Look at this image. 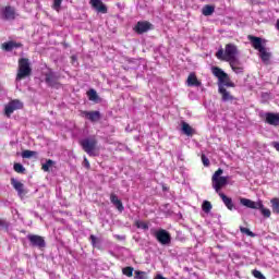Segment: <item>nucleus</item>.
I'll list each match as a JSON object with an SVG mask.
<instances>
[{
	"label": "nucleus",
	"instance_id": "nucleus-10",
	"mask_svg": "<svg viewBox=\"0 0 279 279\" xmlns=\"http://www.w3.org/2000/svg\"><path fill=\"white\" fill-rule=\"evenodd\" d=\"M133 29L135 34H146V32L154 29V25L147 21H140L136 23Z\"/></svg>",
	"mask_w": 279,
	"mask_h": 279
},
{
	"label": "nucleus",
	"instance_id": "nucleus-41",
	"mask_svg": "<svg viewBox=\"0 0 279 279\" xmlns=\"http://www.w3.org/2000/svg\"><path fill=\"white\" fill-rule=\"evenodd\" d=\"M84 167H86V169H90V162L88 161V158H84Z\"/></svg>",
	"mask_w": 279,
	"mask_h": 279
},
{
	"label": "nucleus",
	"instance_id": "nucleus-35",
	"mask_svg": "<svg viewBox=\"0 0 279 279\" xmlns=\"http://www.w3.org/2000/svg\"><path fill=\"white\" fill-rule=\"evenodd\" d=\"M53 166V160L48 159L46 163H43L41 169L43 171H49V168Z\"/></svg>",
	"mask_w": 279,
	"mask_h": 279
},
{
	"label": "nucleus",
	"instance_id": "nucleus-19",
	"mask_svg": "<svg viewBox=\"0 0 279 279\" xmlns=\"http://www.w3.org/2000/svg\"><path fill=\"white\" fill-rule=\"evenodd\" d=\"M181 132H183L185 134V136H193V134H195V129H193L185 121H182L181 122Z\"/></svg>",
	"mask_w": 279,
	"mask_h": 279
},
{
	"label": "nucleus",
	"instance_id": "nucleus-29",
	"mask_svg": "<svg viewBox=\"0 0 279 279\" xmlns=\"http://www.w3.org/2000/svg\"><path fill=\"white\" fill-rule=\"evenodd\" d=\"M202 208L205 213H210V210H213V204H210L209 201H204L203 202V205H202Z\"/></svg>",
	"mask_w": 279,
	"mask_h": 279
},
{
	"label": "nucleus",
	"instance_id": "nucleus-7",
	"mask_svg": "<svg viewBox=\"0 0 279 279\" xmlns=\"http://www.w3.org/2000/svg\"><path fill=\"white\" fill-rule=\"evenodd\" d=\"M97 138L95 137H89V138H84L80 142V145L85 151V154L89 156H95V149H97Z\"/></svg>",
	"mask_w": 279,
	"mask_h": 279
},
{
	"label": "nucleus",
	"instance_id": "nucleus-21",
	"mask_svg": "<svg viewBox=\"0 0 279 279\" xmlns=\"http://www.w3.org/2000/svg\"><path fill=\"white\" fill-rule=\"evenodd\" d=\"M219 197H220V199H222V202H223L225 206H227L228 210H232L234 208V203L232 202V199L230 197H228V195L220 192Z\"/></svg>",
	"mask_w": 279,
	"mask_h": 279
},
{
	"label": "nucleus",
	"instance_id": "nucleus-34",
	"mask_svg": "<svg viewBox=\"0 0 279 279\" xmlns=\"http://www.w3.org/2000/svg\"><path fill=\"white\" fill-rule=\"evenodd\" d=\"M134 274H135V277H134L135 279H148L147 274L143 270H135Z\"/></svg>",
	"mask_w": 279,
	"mask_h": 279
},
{
	"label": "nucleus",
	"instance_id": "nucleus-25",
	"mask_svg": "<svg viewBox=\"0 0 279 279\" xmlns=\"http://www.w3.org/2000/svg\"><path fill=\"white\" fill-rule=\"evenodd\" d=\"M87 97L89 101H97V99H99V95H97V90L95 89H89L87 92Z\"/></svg>",
	"mask_w": 279,
	"mask_h": 279
},
{
	"label": "nucleus",
	"instance_id": "nucleus-37",
	"mask_svg": "<svg viewBox=\"0 0 279 279\" xmlns=\"http://www.w3.org/2000/svg\"><path fill=\"white\" fill-rule=\"evenodd\" d=\"M10 228V222H7L5 219L0 218V230H8Z\"/></svg>",
	"mask_w": 279,
	"mask_h": 279
},
{
	"label": "nucleus",
	"instance_id": "nucleus-23",
	"mask_svg": "<svg viewBox=\"0 0 279 279\" xmlns=\"http://www.w3.org/2000/svg\"><path fill=\"white\" fill-rule=\"evenodd\" d=\"M270 204H271L272 213L275 215H279V198L278 197H274L270 201Z\"/></svg>",
	"mask_w": 279,
	"mask_h": 279
},
{
	"label": "nucleus",
	"instance_id": "nucleus-12",
	"mask_svg": "<svg viewBox=\"0 0 279 279\" xmlns=\"http://www.w3.org/2000/svg\"><path fill=\"white\" fill-rule=\"evenodd\" d=\"M11 186L16 191L19 197L23 198L27 195V190H25V184H23L21 181L11 178Z\"/></svg>",
	"mask_w": 279,
	"mask_h": 279
},
{
	"label": "nucleus",
	"instance_id": "nucleus-3",
	"mask_svg": "<svg viewBox=\"0 0 279 279\" xmlns=\"http://www.w3.org/2000/svg\"><path fill=\"white\" fill-rule=\"evenodd\" d=\"M236 56H239V48L234 44H227L223 49H219L216 52V58L218 60H225L226 62H232L236 60Z\"/></svg>",
	"mask_w": 279,
	"mask_h": 279
},
{
	"label": "nucleus",
	"instance_id": "nucleus-24",
	"mask_svg": "<svg viewBox=\"0 0 279 279\" xmlns=\"http://www.w3.org/2000/svg\"><path fill=\"white\" fill-rule=\"evenodd\" d=\"M123 276H126L128 278H132L134 276V267L132 266H126L122 269Z\"/></svg>",
	"mask_w": 279,
	"mask_h": 279
},
{
	"label": "nucleus",
	"instance_id": "nucleus-18",
	"mask_svg": "<svg viewBox=\"0 0 279 279\" xmlns=\"http://www.w3.org/2000/svg\"><path fill=\"white\" fill-rule=\"evenodd\" d=\"M110 202L111 204H113V206H116L117 210H119V213H123V210H125V207L123 206V202H121V199H119V196H117V194L111 193L110 194Z\"/></svg>",
	"mask_w": 279,
	"mask_h": 279
},
{
	"label": "nucleus",
	"instance_id": "nucleus-36",
	"mask_svg": "<svg viewBox=\"0 0 279 279\" xmlns=\"http://www.w3.org/2000/svg\"><path fill=\"white\" fill-rule=\"evenodd\" d=\"M252 276L257 279H267V277H265V275L257 269L252 270Z\"/></svg>",
	"mask_w": 279,
	"mask_h": 279
},
{
	"label": "nucleus",
	"instance_id": "nucleus-33",
	"mask_svg": "<svg viewBox=\"0 0 279 279\" xmlns=\"http://www.w3.org/2000/svg\"><path fill=\"white\" fill-rule=\"evenodd\" d=\"M240 232H242V234H246V236H256V234H254V232H252L248 228L245 227H240Z\"/></svg>",
	"mask_w": 279,
	"mask_h": 279
},
{
	"label": "nucleus",
	"instance_id": "nucleus-30",
	"mask_svg": "<svg viewBox=\"0 0 279 279\" xmlns=\"http://www.w3.org/2000/svg\"><path fill=\"white\" fill-rule=\"evenodd\" d=\"M135 226H136V228L142 229V230H149V225H147V222H144L141 220H136Z\"/></svg>",
	"mask_w": 279,
	"mask_h": 279
},
{
	"label": "nucleus",
	"instance_id": "nucleus-9",
	"mask_svg": "<svg viewBox=\"0 0 279 279\" xmlns=\"http://www.w3.org/2000/svg\"><path fill=\"white\" fill-rule=\"evenodd\" d=\"M27 240L31 243V247H38L39 250H43V247L47 246V243L45 242V238L38 234H28Z\"/></svg>",
	"mask_w": 279,
	"mask_h": 279
},
{
	"label": "nucleus",
	"instance_id": "nucleus-40",
	"mask_svg": "<svg viewBox=\"0 0 279 279\" xmlns=\"http://www.w3.org/2000/svg\"><path fill=\"white\" fill-rule=\"evenodd\" d=\"M89 240H90V244L93 245V247H97V243H99V240L97 236H95L94 234H92L89 236Z\"/></svg>",
	"mask_w": 279,
	"mask_h": 279
},
{
	"label": "nucleus",
	"instance_id": "nucleus-5",
	"mask_svg": "<svg viewBox=\"0 0 279 279\" xmlns=\"http://www.w3.org/2000/svg\"><path fill=\"white\" fill-rule=\"evenodd\" d=\"M17 64L16 82H21V80H25V77H29V75H32V63H29L27 58L19 59Z\"/></svg>",
	"mask_w": 279,
	"mask_h": 279
},
{
	"label": "nucleus",
	"instance_id": "nucleus-4",
	"mask_svg": "<svg viewBox=\"0 0 279 279\" xmlns=\"http://www.w3.org/2000/svg\"><path fill=\"white\" fill-rule=\"evenodd\" d=\"M240 204L246 208H252L253 210H260L263 217H266V219L271 217V210L265 208L263 201L254 202L250 198H240Z\"/></svg>",
	"mask_w": 279,
	"mask_h": 279
},
{
	"label": "nucleus",
	"instance_id": "nucleus-2",
	"mask_svg": "<svg viewBox=\"0 0 279 279\" xmlns=\"http://www.w3.org/2000/svg\"><path fill=\"white\" fill-rule=\"evenodd\" d=\"M248 40L251 41L252 47L259 52L262 62H264V64H269L271 52H267V48L263 46V38L250 35Z\"/></svg>",
	"mask_w": 279,
	"mask_h": 279
},
{
	"label": "nucleus",
	"instance_id": "nucleus-6",
	"mask_svg": "<svg viewBox=\"0 0 279 279\" xmlns=\"http://www.w3.org/2000/svg\"><path fill=\"white\" fill-rule=\"evenodd\" d=\"M223 175V169L219 168L211 177V185L216 193H221V189L228 184V180L230 177H221Z\"/></svg>",
	"mask_w": 279,
	"mask_h": 279
},
{
	"label": "nucleus",
	"instance_id": "nucleus-16",
	"mask_svg": "<svg viewBox=\"0 0 279 279\" xmlns=\"http://www.w3.org/2000/svg\"><path fill=\"white\" fill-rule=\"evenodd\" d=\"M2 16L4 21H14L16 19V10L13 7L8 5L2 11Z\"/></svg>",
	"mask_w": 279,
	"mask_h": 279
},
{
	"label": "nucleus",
	"instance_id": "nucleus-31",
	"mask_svg": "<svg viewBox=\"0 0 279 279\" xmlns=\"http://www.w3.org/2000/svg\"><path fill=\"white\" fill-rule=\"evenodd\" d=\"M14 113V108L12 107V105L9 102L5 108H4V114L7 117H12V114Z\"/></svg>",
	"mask_w": 279,
	"mask_h": 279
},
{
	"label": "nucleus",
	"instance_id": "nucleus-14",
	"mask_svg": "<svg viewBox=\"0 0 279 279\" xmlns=\"http://www.w3.org/2000/svg\"><path fill=\"white\" fill-rule=\"evenodd\" d=\"M89 3L96 12H99L100 14H108V7H106L101 0H90Z\"/></svg>",
	"mask_w": 279,
	"mask_h": 279
},
{
	"label": "nucleus",
	"instance_id": "nucleus-32",
	"mask_svg": "<svg viewBox=\"0 0 279 279\" xmlns=\"http://www.w3.org/2000/svg\"><path fill=\"white\" fill-rule=\"evenodd\" d=\"M13 169H14L15 173H25V167H23L19 162L13 165Z\"/></svg>",
	"mask_w": 279,
	"mask_h": 279
},
{
	"label": "nucleus",
	"instance_id": "nucleus-17",
	"mask_svg": "<svg viewBox=\"0 0 279 279\" xmlns=\"http://www.w3.org/2000/svg\"><path fill=\"white\" fill-rule=\"evenodd\" d=\"M265 123H268V125H274L275 128H278L279 125V113L274 112H267L265 113Z\"/></svg>",
	"mask_w": 279,
	"mask_h": 279
},
{
	"label": "nucleus",
	"instance_id": "nucleus-1",
	"mask_svg": "<svg viewBox=\"0 0 279 279\" xmlns=\"http://www.w3.org/2000/svg\"><path fill=\"white\" fill-rule=\"evenodd\" d=\"M211 72L213 75H215V77H217L219 81L218 93L221 95L222 101H234V96H232V94H230V92H228V89L225 87L227 86L228 88H234V83L231 82L228 73L221 70L219 66H214Z\"/></svg>",
	"mask_w": 279,
	"mask_h": 279
},
{
	"label": "nucleus",
	"instance_id": "nucleus-15",
	"mask_svg": "<svg viewBox=\"0 0 279 279\" xmlns=\"http://www.w3.org/2000/svg\"><path fill=\"white\" fill-rule=\"evenodd\" d=\"M81 116L92 121V123H95L101 119V112L99 111H81Z\"/></svg>",
	"mask_w": 279,
	"mask_h": 279
},
{
	"label": "nucleus",
	"instance_id": "nucleus-13",
	"mask_svg": "<svg viewBox=\"0 0 279 279\" xmlns=\"http://www.w3.org/2000/svg\"><path fill=\"white\" fill-rule=\"evenodd\" d=\"M21 48H23V44L15 40H10L1 45V49L8 52L14 51V49H21Z\"/></svg>",
	"mask_w": 279,
	"mask_h": 279
},
{
	"label": "nucleus",
	"instance_id": "nucleus-22",
	"mask_svg": "<svg viewBox=\"0 0 279 279\" xmlns=\"http://www.w3.org/2000/svg\"><path fill=\"white\" fill-rule=\"evenodd\" d=\"M213 14H215V7H213L210 4H206L203 7V9H202L203 16H213Z\"/></svg>",
	"mask_w": 279,
	"mask_h": 279
},
{
	"label": "nucleus",
	"instance_id": "nucleus-28",
	"mask_svg": "<svg viewBox=\"0 0 279 279\" xmlns=\"http://www.w3.org/2000/svg\"><path fill=\"white\" fill-rule=\"evenodd\" d=\"M33 156H38V153L34 150L22 151V158H33Z\"/></svg>",
	"mask_w": 279,
	"mask_h": 279
},
{
	"label": "nucleus",
	"instance_id": "nucleus-39",
	"mask_svg": "<svg viewBox=\"0 0 279 279\" xmlns=\"http://www.w3.org/2000/svg\"><path fill=\"white\" fill-rule=\"evenodd\" d=\"M202 162L204 165V167H210V159H208V157H206L204 154L201 156Z\"/></svg>",
	"mask_w": 279,
	"mask_h": 279
},
{
	"label": "nucleus",
	"instance_id": "nucleus-26",
	"mask_svg": "<svg viewBox=\"0 0 279 279\" xmlns=\"http://www.w3.org/2000/svg\"><path fill=\"white\" fill-rule=\"evenodd\" d=\"M229 64L234 73H243V68L236 66V59L233 61H229Z\"/></svg>",
	"mask_w": 279,
	"mask_h": 279
},
{
	"label": "nucleus",
	"instance_id": "nucleus-38",
	"mask_svg": "<svg viewBox=\"0 0 279 279\" xmlns=\"http://www.w3.org/2000/svg\"><path fill=\"white\" fill-rule=\"evenodd\" d=\"M61 5H62V0H53V4H52L53 10H56L57 12H60Z\"/></svg>",
	"mask_w": 279,
	"mask_h": 279
},
{
	"label": "nucleus",
	"instance_id": "nucleus-43",
	"mask_svg": "<svg viewBox=\"0 0 279 279\" xmlns=\"http://www.w3.org/2000/svg\"><path fill=\"white\" fill-rule=\"evenodd\" d=\"M155 279H167V278L162 277V275H157V276L155 277Z\"/></svg>",
	"mask_w": 279,
	"mask_h": 279
},
{
	"label": "nucleus",
	"instance_id": "nucleus-44",
	"mask_svg": "<svg viewBox=\"0 0 279 279\" xmlns=\"http://www.w3.org/2000/svg\"><path fill=\"white\" fill-rule=\"evenodd\" d=\"M72 61L75 62L77 60V58L75 56H72Z\"/></svg>",
	"mask_w": 279,
	"mask_h": 279
},
{
	"label": "nucleus",
	"instance_id": "nucleus-20",
	"mask_svg": "<svg viewBox=\"0 0 279 279\" xmlns=\"http://www.w3.org/2000/svg\"><path fill=\"white\" fill-rule=\"evenodd\" d=\"M186 82H187V86H196V87L202 86V81L197 80V75H195V73H190Z\"/></svg>",
	"mask_w": 279,
	"mask_h": 279
},
{
	"label": "nucleus",
	"instance_id": "nucleus-27",
	"mask_svg": "<svg viewBox=\"0 0 279 279\" xmlns=\"http://www.w3.org/2000/svg\"><path fill=\"white\" fill-rule=\"evenodd\" d=\"M9 104L11 105L13 110H21V109H23V102H21V100H12Z\"/></svg>",
	"mask_w": 279,
	"mask_h": 279
},
{
	"label": "nucleus",
	"instance_id": "nucleus-8",
	"mask_svg": "<svg viewBox=\"0 0 279 279\" xmlns=\"http://www.w3.org/2000/svg\"><path fill=\"white\" fill-rule=\"evenodd\" d=\"M155 239H157L160 245H171V233L165 229H159L156 231Z\"/></svg>",
	"mask_w": 279,
	"mask_h": 279
},
{
	"label": "nucleus",
	"instance_id": "nucleus-11",
	"mask_svg": "<svg viewBox=\"0 0 279 279\" xmlns=\"http://www.w3.org/2000/svg\"><path fill=\"white\" fill-rule=\"evenodd\" d=\"M60 76L56 75L53 72H48L45 74V82L50 88H58L60 86Z\"/></svg>",
	"mask_w": 279,
	"mask_h": 279
},
{
	"label": "nucleus",
	"instance_id": "nucleus-42",
	"mask_svg": "<svg viewBox=\"0 0 279 279\" xmlns=\"http://www.w3.org/2000/svg\"><path fill=\"white\" fill-rule=\"evenodd\" d=\"M271 146L276 149V151H279V142H272Z\"/></svg>",
	"mask_w": 279,
	"mask_h": 279
}]
</instances>
